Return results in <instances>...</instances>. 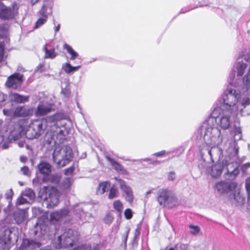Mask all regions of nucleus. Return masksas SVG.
<instances>
[{"label":"nucleus","mask_w":250,"mask_h":250,"mask_svg":"<svg viewBox=\"0 0 250 250\" xmlns=\"http://www.w3.org/2000/svg\"><path fill=\"white\" fill-rule=\"evenodd\" d=\"M203 161L205 173L214 179L221 175L223 168L227 163V160L223 157H206Z\"/></svg>","instance_id":"1"},{"label":"nucleus","mask_w":250,"mask_h":250,"mask_svg":"<svg viewBox=\"0 0 250 250\" xmlns=\"http://www.w3.org/2000/svg\"><path fill=\"white\" fill-rule=\"evenodd\" d=\"M59 197L60 193L54 187H44L42 189L41 198L43 200L48 208H53L57 206L59 202Z\"/></svg>","instance_id":"2"},{"label":"nucleus","mask_w":250,"mask_h":250,"mask_svg":"<svg viewBox=\"0 0 250 250\" xmlns=\"http://www.w3.org/2000/svg\"><path fill=\"white\" fill-rule=\"evenodd\" d=\"M3 113L5 116L12 118L28 119L34 114V109L26 105H19L11 109H3Z\"/></svg>","instance_id":"3"},{"label":"nucleus","mask_w":250,"mask_h":250,"mask_svg":"<svg viewBox=\"0 0 250 250\" xmlns=\"http://www.w3.org/2000/svg\"><path fill=\"white\" fill-rule=\"evenodd\" d=\"M19 6L16 2H13L10 6H7L0 1V18L3 20L13 19L19 15Z\"/></svg>","instance_id":"4"},{"label":"nucleus","mask_w":250,"mask_h":250,"mask_svg":"<svg viewBox=\"0 0 250 250\" xmlns=\"http://www.w3.org/2000/svg\"><path fill=\"white\" fill-rule=\"evenodd\" d=\"M46 122L43 120L36 119L31 122L29 125V128L26 133L30 134V139L38 138L44 131L43 127V123Z\"/></svg>","instance_id":"5"},{"label":"nucleus","mask_w":250,"mask_h":250,"mask_svg":"<svg viewBox=\"0 0 250 250\" xmlns=\"http://www.w3.org/2000/svg\"><path fill=\"white\" fill-rule=\"evenodd\" d=\"M22 74L16 72L11 75L6 79L5 86L9 88L17 89L20 88L24 81Z\"/></svg>","instance_id":"6"},{"label":"nucleus","mask_w":250,"mask_h":250,"mask_svg":"<svg viewBox=\"0 0 250 250\" xmlns=\"http://www.w3.org/2000/svg\"><path fill=\"white\" fill-rule=\"evenodd\" d=\"M77 232L71 229H66L62 234L58 237L60 244L66 247L72 246L73 243L77 240Z\"/></svg>","instance_id":"7"},{"label":"nucleus","mask_w":250,"mask_h":250,"mask_svg":"<svg viewBox=\"0 0 250 250\" xmlns=\"http://www.w3.org/2000/svg\"><path fill=\"white\" fill-rule=\"evenodd\" d=\"M69 213L67 208L54 211L50 214V221L53 224L62 222H65L69 216Z\"/></svg>","instance_id":"8"},{"label":"nucleus","mask_w":250,"mask_h":250,"mask_svg":"<svg viewBox=\"0 0 250 250\" xmlns=\"http://www.w3.org/2000/svg\"><path fill=\"white\" fill-rule=\"evenodd\" d=\"M237 186L238 184L236 182L220 181L216 183L214 188L219 194H229V191L235 189Z\"/></svg>","instance_id":"9"},{"label":"nucleus","mask_w":250,"mask_h":250,"mask_svg":"<svg viewBox=\"0 0 250 250\" xmlns=\"http://www.w3.org/2000/svg\"><path fill=\"white\" fill-rule=\"evenodd\" d=\"M157 200L160 205L165 206L175 201V197L170 191L161 189L158 192Z\"/></svg>","instance_id":"10"},{"label":"nucleus","mask_w":250,"mask_h":250,"mask_svg":"<svg viewBox=\"0 0 250 250\" xmlns=\"http://www.w3.org/2000/svg\"><path fill=\"white\" fill-rule=\"evenodd\" d=\"M229 201L232 204L237 206H242L245 203V198L241 193L240 188H236L235 189L229 191L228 195Z\"/></svg>","instance_id":"11"},{"label":"nucleus","mask_w":250,"mask_h":250,"mask_svg":"<svg viewBox=\"0 0 250 250\" xmlns=\"http://www.w3.org/2000/svg\"><path fill=\"white\" fill-rule=\"evenodd\" d=\"M66 119V116L64 113L62 112H57L55 114L48 116L47 117V121L52 124L51 128L58 130L59 132L61 134L63 133V131L60 129V125L63 126L62 124H59V122L62 120Z\"/></svg>","instance_id":"12"},{"label":"nucleus","mask_w":250,"mask_h":250,"mask_svg":"<svg viewBox=\"0 0 250 250\" xmlns=\"http://www.w3.org/2000/svg\"><path fill=\"white\" fill-rule=\"evenodd\" d=\"M199 152L201 156L209 155L210 156H221L223 151L217 146L210 147L207 144H203L199 146Z\"/></svg>","instance_id":"13"},{"label":"nucleus","mask_w":250,"mask_h":250,"mask_svg":"<svg viewBox=\"0 0 250 250\" xmlns=\"http://www.w3.org/2000/svg\"><path fill=\"white\" fill-rule=\"evenodd\" d=\"M226 167L227 171L224 175L226 179L228 180H234L239 173V164L237 162H227L225 166Z\"/></svg>","instance_id":"14"},{"label":"nucleus","mask_w":250,"mask_h":250,"mask_svg":"<svg viewBox=\"0 0 250 250\" xmlns=\"http://www.w3.org/2000/svg\"><path fill=\"white\" fill-rule=\"evenodd\" d=\"M121 190L124 192L125 200L129 203H131L133 201V193L131 188L128 186L126 183L122 179L117 180Z\"/></svg>","instance_id":"15"},{"label":"nucleus","mask_w":250,"mask_h":250,"mask_svg":"<svg viewBox=\"0 0 250 250\" xmlns=\"http://www.w3.org/2000/svg\"><path fill=\"white\" fill-rule=\"evenodd\" d=\"M53 150L52 156H58L61 155V156H72L73 152L72 149L68 146H65L63 148H62L60 146H55V148H51L48 149V150L51 151Z\"/></svg>","instance_id":"16"},{"label":"nucleus","mask_w":250,"mask_h":250,"mask_svg":"<svg viewBox=\"0 0 250 250\" xmlns=\"http://www.w3.org/2000/svg\"><path fill=\"white\" fill-rule=\"evenodd\" d=\"M224 104L229 107L234 105L238 101L237 94L232 93V90H229L228 93L224 94L223 96Z\"/></svg>","instance_id":"17"},{"label":"nucleus","mask_w":250,"mask_h":250,"mask_svg":"<svg viewBox=\"0 0 250 250\" xmlns=\"http://www.w3.org/2000/svg\"><path fill=\"white\" fill-rule=\"evenodd\" d=\"M41 246V244L33 240L24 239L21 246V250H33Z\"/></svg>","instance_id":"18"},{"label":"nucleus","mask_w":250,"mask_h":250,"mask_svg":"<svg viewBox=\"0 0 250 250\" xmlns=\"http://www.w3.org/2000/svg\"><path fill=\"white\" fill-rule=\"evenodd\" d=\"M10 100L17 104H24L29 101V95H22L14 92L10 95Z\"/></svg>","instance_id":"19"},{"label":"nucleus","mask_w":250,"mask_h":250,"mask_svg":"<svg viewBox=\"0 0 250 250\" xmlns=\"http://www.w3.org/2000/svg\"><path fill=\"white\" fill-rule=\"evenodd\" d=\"M58 133H60L58 130L53 128H50V130H48L44 136V140L45 143L44 145H47L50 146L53 142L55 144L56 142L54 141V137L56 136Z\"/></svg>","instance_id":"20"},{"label":"nucleus","mask_w":250,"mask_h":250,"mask_svg":"<svg viewBox=\"0 0 250 250\" xmlns=\"http://www.w3.org/2000/svg\"><path fill=\"white\" fill-rule=\"evenodd\" d=\"M28 217L26 209H18L14 213V219L18 224L24 221Z\"/></svg>","instance_id":"21"},{"label":"nucleus","mask_w":250,"mask_h":250,"mask_svg":"<svg viewBox=\"0 0 250 250\" xmlns=\"http://www.w3.org/2000/svg\"><path fill=\"white\" fill-rule=\"evenodd\" d=\"M107 161L109 162L112 167L119 173L124 174H128L127 172L123 167L115 161L112 157H106Z\"/></svg>","instance_id":"22"},{"label":"nucleus","mask_w":250,"mask_h":250,"mask_svg":"<svg viewBox=\"0 0 250 250\" xmlns=\"http://www.w3.org/2000/svg\"><path fill=\"white\" fill-rule=\"evenodd\" d=\"M71 157H53V161L58 168H61L72 161Z\"/></svg>","instance_id":"23"},{"label":"nucleus","mask_w":250,"mask_h":250,"mask_svg":"<svg viewBox=\"0 0 250 250\" xmlns=\"http://www.w3.org/2000/svg\"><path fill=\"white\" fill-rule=\"evenodd\" d=\"M51 111V108L43 104H39L37 106L35 113L37 116H44Z\"/></svg>","instance_id":"24"},{"label":"nucleus","mask_w":250,"mask_h":250,"mask_svg":"<svg viewBox=\"0 0 250 250\" xmlns=\"http://www.w3.org/2000/svg\"><path fill=\"white\" fill-rule=\"evenodd\" d=\"M38 168L40 173L44 175H48L51 171V166L44 162H41L38 165Z\"/></svg>","instance_id":"25"},{"label":"nucleus","mask_w":250,"mask_h":250,"mask_svg":"<svg viewBox=\"0 0 250 250\" xmlns=\"http://www.w3.org/2000/svg\"><path fill=\"white\" fill-rule=\"evenodd\" d=\"M43 50L45 53L44 59H54L58 55V53L55 51V49L54 47L48 49L46 48V45H45L43 47Z\"/></svg>","instance_id":"26"},{"label":"nucleus","mask_w":250,"mask_h":250,"mask_svg":"<svg viewBox=\"0 0 250 250\" xmlns=\"http://www.w3.org/2000/svg\"><path fill=\"white\" fill-rule=\"evenodd\" d=\"M109 187V183L107 182H104L99 183L96 190L97 194L101 195L104 194L108 189Z\"/></svg>","instance_id":"27"},{"label":"nucleus","mask_w":250,"mask_h":250,"mask_svg":"<svg viewBox=\"0 0 250 250\" xmlns=\"http://www.w3.org/2000/svg\"><path fill=\"white\" fill-rule=\"evenodd\" d=\"M218 125L224 129H228L230 125V118L228 116H223L220 119Z\"/></svg>","instance_id":"28"},{"label":"nucleus","mask_w":250,"mask_h":250,"mask_svg":"<svg viewBox=\"0 0 250 250\" xmlns=\"http://www.w3.org/2000/svg\"><path fill=\"white\" fill-rule=\"evenodd\" d=\"M10 230L6 229L4 231V238H0V245H1V246L3 247V249L5 248V247H3V245H6L8 244L10 241Z\"/></svg>","instance_id":"29"},{"label":"nucleus","mask_w":250,"mask_h":250,"mask_svg":"<svg viewBox=\"0 0 250 250\" xmlns=\"http://www.w3.org/2000/svg\"><path fill=\"white\" fill-rule=\"evenodd\" d=\"M81 67V65L73 66L69 63H65L63 65L62 68L65 73L69 74L77 71Z\"/></svg>","instance_id":"30"},{"label":"nucleus","mask_w":250,"mask_h":250,"mask_svg":"<svg viewBox=\"0 0 250 250\" xmlns=\"http://www.w3.org/2000/svg\"><path fill=\"white\" fill-rule=\"evenodd\" d=\"M217 131H218V129L216 128L212 127H208L205 132L204 140L211 139L214 137L213 133Z\"/></svg>","instance_id":"31"},{"label":"nucleus","mask_w":250,"mask_h":250,"mask_svg":"<svg viewBox=\"0 0 250 250\" xmlns=\"http://www.w3.org/2000/svg\"><path fill=\"white\" fill-rule=\"evenodd\" d=\"M63 48L67 50L68 53L71 55V60H74L78 56V54L76 51H75L72 47L69 44L64 43L63 45Z\"/></svg>","instance_id":"32"},{"label":"nucleus","mask_w":250,"mask_h":250,"mask_svg":"<svg viewBox=\"0 0 250 250\" xmlns=\"http://www.w3.org/2000/svg\"><path fill=\"white\" fill-rule=\"evenodd\" d=\"M21 195L26 198L28 201H31L35 198V193L30 188L25 189L21 193Z\"/></svg>","instance_id":"33"},{"label":"nucleus","mask_w":250,"mask_h":250,"mask_svg":"<svg viewBox=\"0 0 250 250\" xmlns=\"http://www.w3.org/2000/svg\"><path fill=\"white\" fill-rule=\"evenodd\" d=\"M98 246L97 245H94L92 248L90 244H85L78 246L74 249L73 250H98Z\"/></svg>","instance_id":"34"},{"label":"nucleus","mask_w":250,"mask_h":250,"mask_svg":"<svg viewBox=\"0 0 250 250\" xmlns=\"http://www.w3.org/2000/svg\"><path fill=\"white\" fill-rule=\"evenodd\" d=\"M119 194L118 188L114 186H112L110 188L108 198L110 199L118 197Z\"/></svg>","instance_id":"35"},{"label":"nucleus","mask_w":250,"mask_h":250,"mask_svg":"<svg viewBox=\"0 0 250 250\" xmlns=\"http://www.w3.org/2000/svg\"><path fill=\"white\" fill-rule=\"evenodd\" d=\"M113 208L117 211L121 213L122 212L123 209V205L120 200H116L113 202Z\"/></svg>","instance_id":"36"},{"label":"nucleus","mask_w":250,"mask_h":250,"mask_svg":"<svg viewBox=\"0 0 250 250\" xmlns=\"http://www.w3.org/2000/svg\"><path fill=\"white\" fill-rule=\"evenodd\" d=\"M234 138L235 140H240L242 138L241 128L239 127H235L234 130Z\"/></svg>","instance_id":"37"},{"label":"nucleus","mask_w":250,"mask_h":250,"mask_svg":"<svg viewBox=\"0 0 250 250\" xmlns=\"http://www.w3.org/2000/svg\"><path fill=\"white\" fill-rule=\"evenodd\" d=\"M61 179V175L59 174H52L49 176L48 180L55 184H58Z\"/></svg>","instance_id":"38"},{"label":"nucleus","mask_w":250,"mask_h":250,"mask_svg":"<svg viewBox=\"0 0 250 250\" xmlns=\"http://www.w3.org/2000/svg\"><path fill=\"white\" fill-rule=\"evenodd\" d=\"M73 182V180L70 178H65L62 183V187L64 188H68L71 186Z\"/></svg>","instance_id":"39"},{"label":"nucleus","mask_w":250,"mask_h":250,"mask_svg":"<svg viewBox=\"0 0 250 250\" xmlns=\"http://www.w3.org/2000/svg\"><path fill=\"white\" fill-rule=\"evenodd\" d=\"M78 167L77 164H74L70 167L64 170V174L65 175H73L76 168Z\"/></svg>","instance_id":"40"},{"label":"nucleus","mask_w":250,"mask_h":250,"mask_svg":"<svg viewBox=\"0 0 250 250\" xmlns=\"http://www.w3.org/2000/svg\"><path fill=\"white\" fill-rule=\"evenodd\" d=\"M47 19L45 17V18L42 17L38 19L35 23V26L34 29L38 28L42 25L44 24L47 21Z\"/></svg>","instance_id":"41"},{"label":"nucleus","mask_w":250,"mask_h":250,"mask_svg":"<svg viewBox=\"0 0 250 250\" xmlns=\"http://www.w3.org/2000/svg\"><path fill=\"white\" fill-rule=\"evenodd\" d=\"M247 67V64L245 63H241L239 67L237 69V75L242 76L244 73L245 70Z\"/></svg>","instance_id":"42"},{"label":"nucleus","mask_w":250,"mask_h":250,"mask_svg":"<svg viewBox=\"0 0 250 250\" xmlns=\"http://www.w3.org/2000/svg\"><path fill=\"white\" fill-rule=\"evenodd\" d=\"M113 219V215L111 213H108L104 217V222L106 224H110L112 222Z\"/></svg>","instance_id":"43"},{"label":"nucleus","mask_w":250,"mask_h":250,"mask_svg":"<svg viewBox=\"0 0 250 250\" xmlns=\"http://www.w3.org/2000/svg\"><path fill=\"white\" fill-rule=\"evenodd\" d=\"M32 212L35 217H39L40 216H42L43 212L42 210L40 208L37 207L32 208Z\"/></svg>","instance_id":"44"},{"label":"nucleus","mask_w":250,"mask_h":250,"mask_svg":"<svg viewBox=\"0 0 250 250\" xmlns=\"http://www.w3.org/2000/svg\"><path fill=\"white\" fill-rule=\"evenodd\" d=\"M47 8L46 6L44 5H43L42 6V8L39 11V13L40 15L42 16V17L45 18L46 17L47 19H48V14L47 13Z\"/></svg>","instance_id":"45"},{"label":"nucleus","mask_w":250,"mask_h":250,"mask_svg":"<svg viewBox=\"0 0 250 250\" xmlns=\"http://www.w3.org/2000/svg\"><path fill=\"white\" fill-rule=\"evenodd\" d=\"M243 81L247 88H250V73L247 74L243 78Z\"/></svg>","instance_id":"46"},{"label":"nucleus","mask_w":250,"mask_h":250,"mask_svg":"<svg viewBox=\"0 0 250 250\" xmlns=\"http://www.w3.org/2000/svg\"><path fill=\"white\" fill-rule=\"evenodd\" d=\"M189 228L190 229V231L191 233L193 234H196L198 233L200 231V228L197 226L189 225Z\"/></svg>","instance_id":"47"},{"label":"nucleus","mask_w":250,"mask_h":250,"mask_svg":"<svg viewBox=\"0 0 250 250\" xmlns=\"http://www.w3.org/2000/svg\"><path fill=\"white\" fill-rule=\"evenodd\" d=\"M62 93L64 97L69 98L71 95V90L69 87H65L62 89Z\"/></svg>","instance_id":"48"},{"label":"nucleus","mask_w":250,"mask_h":250,"mask_svg":"<svg viewBox=\"0 0 250 250\" xmlns=\"http://www.w3.org/2000/svg\"><path fill=\"white\" fill-rule=\"evenodd\" d=\"M29 202V201H28L26 198L21 195V197H19L17 199V205H22Z\"/></svg>","instance_id":"49"},{"label":"nucleus","mask_w":250,"mask_h":250,"mask_svg":"<svg viewBox=\"0 0 250 250\" xmlns=\"http://www.w3.org/2000/svg\"><path fill=\"white\" fill-rule=\"evenodd\" d=\"M250 167V163L248 162L242 165L241 167V170L243 175L246 174L247 170Z\"/></svg>","instance_id":"50"},{"label":"nucleus","mask_w":250,"mask_h":250,"mask_svg":"<svg viewBox=\"0 0 250 250\" xmlns=\"http://www.w3.org/2000/svg\"><path fill=\"white\" fill-rule=\"evenodd\" d=\"M43 227H44V225H42L41 224H40L39 221L37 223V224H36V230L35 231V235H38V229L39 228L40 229H41V235H44V231H43V230H42V228Z\"/></svg>","instance_id":"51"},{"label":"nucleus","mask_w":250,"mask_h":250,"mask_svg":"<svg viewBox=\"0 0 250 250\" xmlns=\"http://www.w3.org/2000/svg\"><path fill=\"white\" fill-rule=\"evenodd\" d=\"M4 54V45L1 43H0V62H1L3 60Z\"/></svg>","instance_id":"52"},{"label":"nucleus","mask_w":250,"mask_h":250,"mask_svg":"<svg viewBox=\"0 0 250 250\" xmlns=\"http://www.w3.org/2000/svg\"><path fill=\"white\" fill-rule=\"evenodd\" d=\"M125 216L126 219H130L132 216V212L130 209H126L124 212Z\"/></svg>","instance_id":"53"},{"label":"nucleus","mask_w":250,"mask_h":250,"mask_svg":"<svg viewBox=\"0 0 250 250\" xmlns=\"http://www.w3.org/2000/svg\"><path fill=\"white\" fill-rule=\"evenodd\" d=\"M21 171L24 175L27 176H30V171L28 167H22L21 168Z\"/></svg>","instance_id":"54"},{"label":"nucleus","mask_w":250,"mask_h":250,"mask_svg":"<svg viewBox=\"0 0 250 250\" xmlns=\"http://www.w3.org/2000/svg\"><path fill=\"white\" fill-rule=\"evenodd\" d=\"M245 187L248 194H250V177L246 180Z\"/></svg>","instance_id":"55"},{"label":"nucleus","mask_w":250,"mask_h":250,"mask_svg":"<svg viewBox=\"0 0 250 250\" xmlns=\"http://www.w3.org/2000/svg\"><path fill=\"white\" fill-rule=\"evenodd\" d=\"M166 155H168V153H167L165 150H162L154 154L155 156H163Z\"/></svg>","instance_id":"56"},{"label":"nucleus","mask_w":250,"mask_h":250,"mask_svg":"<svg viewBox=\"0 0 250 250\" xmlns=\"http://www.w3.org/2000/svg\"><path fill=\"white\" fill-rule=\"evenodd\" d=\"M175 179V174L173 172H170L168 174V179L169 180L173 181Z\"/></svg>","instance_id":"57"},{"label":"nucleus","mask_w":250,"mask_h":250,"mask_svg":"<svg viewBox=\"0 0 250 250\" xmlns=\"http://www.w3.org/2000/svg\"><path fill=\"white\" fill-rule=\"evenodd\" d=\"M78 210L79 211H81V212H80V215L78 216L80 219H82V220H83V217L86 215V213L84 212L82 209L81 208H78Z\"/></svg>","instance_id":"58"},{"label":"nucleus","mask_w":250,"mask_h":250,"mask_svg":"<svg viewBox=\"0 0 250 250\" xmlns=\"http://www.w3.org/2000/svg\"><path fill=\"white\" fill-rule=\"evenodd\" d=\"M6 196L7 199H11L12 196V190L10 189V193H7L6 194Z\"/></svg>","instance_id":"59"},{"label":"nucleus","mask_w":250,"mask_h":250,"mask_svg":"<svg viewBox=\"0 0 250 250\" xmlns=\"http://www.w3.org/2000/svg\"><path fill=\"white\" fill-rule=\"evenodd\" d=\"M250 104V99L249 98H247L245 101L242 103L243 105H249Z\"/></svg>","instance_id":"60"},{"label":"nucleus","mask_w":250,"mask_h":250,"mask_svg":"<svg viewBox=\"0 0 250 250\" xmlns=\"http://www.w3.org/2000/svg\"><path fill=\"white\" fill-rule=\"evenodd\" d=\"M139 234H140V229L139 228H137L135 230V236L137 237V236H139Z\"/></svg>","instance_id":"61"},{"label":"nucleus","mask_w":250,"mask_h":250,"mask_svg":"<svg viewBox=\"0 0 250 250\" xmlns=\"http://www.w3.org/2000/svg\"><path fill=\"white\" fill-rule=\"evenodd\" d=\"M60 29V24H59L56 27H55V31L56 32H57L59 31Z\"/></svg>","instance_id":"62"},{"label":"nucleus","mask_w":250,"mask_h":250,"mask_svg":"<svg viewBox=\"0 0 250 250\" xmlns=\"http://www.w3.org/2000/svg\"><path fill=\"white\" fill-rule=\"evenodd\" d=\"M26 157H21L20 160L21 162H24L26 161Z\"/></svg>","instance_id":"63"},{"label":"nucleus","mask_w":250,"mask_h":250,"mask_svg":"<svg viewBox=\"0 0 250 250\" xmlns=\"http://www.w3.org/2000/svg\"><path fill=\"white\" fill-rule=\"evenodd\" d=\"M248 202L249 205L250 206V194H248Z\"/></svg>","instance_id":"64"}]
</instances>
